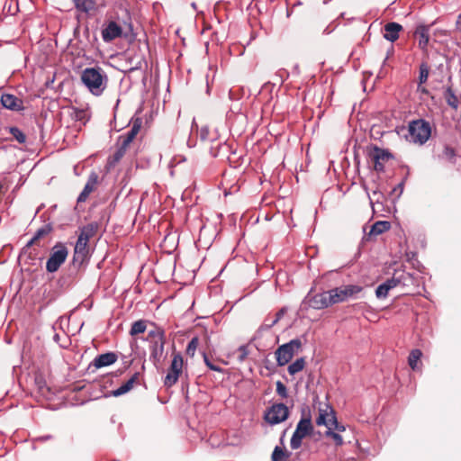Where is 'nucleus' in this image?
<instances>
[{"label":"nucleus","instance_id":"1","mask_svg":"<svg viewBox=\"0 0 461 461\" xmlns=\"http://www.w3.org/2000/svg\"><path fill=\"white\" fill-rule=\"evenodd\" d=\"M80 79L89 92L95 95L103 94L107 85V76L100 67L86 68L81 72Z\"/></svg>","mask_w":461,"mask_h":461},{"label":"nucleus","instance_id":"2","mask_svg":"<svg viewBox=\"0 0 461 461\" xmlns=\"http://www.w3.org/2000/svg\"><path fill=\"white\" fill-rule=\"evenodd\" d=\"M302 348V341L299 339H294L289 342L279 346L275 351L277 366H284L288 364L295 352Z\"/></svg>","mask_w":461,"mask_h":461},{"label":"nucleus","instance_id":"3","mask_svg":"<svg viewBox=\"0 0 461 461\" xmlns=\"http://www.w3.org/2000/svg\"><path fill=\"white\" fill-rule=\"evenodd\" d=\"M408 131L412 141L423 144L430 137L431 127L429 122L420 119L411 122Z\"/></svg>","mask_w":461,"mask_h":461},{"label":"nucleus","instance_id":"4","mask_svg":"<svg viewBox=\"0 0 461 461\" xmlns=\"http://www.w3.org/2000/svg\"><path fill=\"white\" fill-rule=\"evenodd\" d=\"M68 256V249L63 243H57L50 251V258L46 262V270L54 273L59 270Z\"/></svg>","mask_w":461,"mask_h":461},{"label":"nucleus","instance_id":"5","mask_svg":"<svg viewBox=\"0 0 461 461\" xmlns=\"http://www.w3.org/2000/svg\"><path fill=\"white\" fill-rule=\"evenodd\" d=\"M184 359L179 352H173L172 361L167 370V374L164 378V385L171 387L176 384L179 376L183 373Z\"/></svg>","mask_w":461,"mask_h":461},{"label":"nucleus","instance_id":"6","mask_svg":"<svg viewBox=\"0 0 461 461\" xmlns=\"http://www.w3.org/2000/svg\"><path fill=\"white\" fill-rule=\"evenodd\" d=\"M367 155L374 170L378 173L384 172L385 163L393 158L391 152L377 146H373Z\"/></svg>","mask_w":461,"mask_h":461},{"label":"nucleus","instance_id":"7","mask_svg":"<svg viewBox=\"0 0 461 461\" xmlns=\"http://www.w3.org/2000/svg\"><path fill=\"white\" fill-rule=\"evenodd\" d=\"M289 409L284 403H274L267 409L264 420L270 425L279 424L289 417Z\"/></svg>","mask_w":461,"mask_h":461},{"label":"nucleus","instance_id":"8","mask_svg":"<svg viewBox=\"0 0 461 461\" xmlns=\"http://www.w3.org/2000/svg\"><path fill=\"white\" fill-rule=\"evenodd\" d=\"M313 429L311 418H302L298 422L295 431L294 432L291 438V447L297 449L302 445V439L306 436L310 435Z\"/></svg>","mask_w":461,"mask_h":461},{"label":"nucleus","instance_id":"9","mask_svg":"<svg viewBox=\"0 0 461 461\" xmlns=\"http://www.w3.org/2000/svg\"><path fill=\"white\" fill-rule=\"evenodd\" d=\"M362 287L355 285H342L330 290L333 304L343 303L362 291Z\"/></svg>","mask_w":461,"mask_h":461},{"label":"nucleus","instance_id":"10","mask_svg":"<svg viewBox=\"0 0 461 461\" xmlns=\"http://www.w3.org/2000/svg\"><path fill=\"white\" fill-rule=\"evenodd\" d=\"M77 12L87 16L95 15L105 6L104 0H72Z\"/></svg>","mask_w":461,"mask_h":461},{"label":"nucleus","instance_id":"11","mask_svg":"<svg viewBox=\"0 0 461 461\" xmlns=\"http://www.w3.org/2000/svg\"><path fill=\"white\" fill-rule=\"evenodd\" d=\"M199 136L202 141L210 144L209 151L212 156L216 157L221 145V141L218 140L217 132L205 125L200 128Z\"/></svg>","mask_w":461,"mask_h":461},{"label":"nucleus","instance_id":"12","mask_svg":"<svg viewBox=\"0 0 461 461\" xmlns=\"http://www.w3.org/2000/svg\"><path fill=\"white\" fill-rule=\"evenodd\" d=\"M142 126V119L140 117L131 120V130L125 134L121 135L118 139V144L129 149L131 143L135 140Z\"/></svg>","mask_w":461,"mask_h":461},{"label":"nucleus","instance_id":"13","mask_svg":"<svg viewBox=\"0 0 461 461\" xmlns=\"http://www.w3.org/2000/svg\"><path fill=\"white\" fill-rule=\"evenodd\" d=\"M336 423V416L333 409L325 405L324 409H319V416L316 419L318 426L324 425L328 429H332V424Z\"/></svg>","mask_w":461,"mask_h":461},{"label":"nucleus","instance_id":"14","mask_svg":"<svg viewBox=\"0 0 461 461\" xmlns=\"http://www.w3.org/2000/svg\"><path fill=\"white\" fill-rule=\"evenodd\" d=\"M0 102L3 107L19 112L24 109L23 101L12 94H1Z\"/></svg>","mask_w":461,"mask_h":461},{"label":"nucleus","instance_id":"15","mask_svg":"<svg viewBox=\"0 0 461 461\" xmlns=\"http://www.w3.org/2000/svg\"><path fill=\"white\" fill-rule=\"evenodd\" d=\"M414 37L418 39V46L422 52L428 55V44L429 41V26L419 25L415 32Z\"/></svg>","mask_w":461,"mask_h":461},{"label":"nucleus","instance_id":"16","mask_svg":"<svg viewBox=\"0 0 461 461\" xmlns=\"http://www.w3.org/2000/svg\"><path fill=\"white\" fill-rule=\"evenodd\" d=\"M310 305L314 309H324L333 305L330 290L313 295L310 299Z\"/></svg>","mask_w":461,"mask_h":461},{"label":"nucleus","instance_id":"17","mask_svg":"<svg viewBox=\"0 0 461 461\" xmlns=\"http://www.w3.org/2000/svg\"><path fill=\"white\" fill-rule=\"evenodd\" d=\"M122 34V26L114 21H110L102 31V38L105 42H110Z\"/></svg>","mask_w":461,"mask_h":461},{"label":"nucleus","instance_id":"18","mask_svg":"<svg viewBox=\"0 0 461 461\" xmlns=\"http://www.w3.org/2000/svg\"><path fill=\"white\" fill-rule=\"evenodd\" d=\"M88 253V242L77 239L74 249L73 262L81 265L86 259Z\"/></svg>","mask_w":461,"mask_h":461},{"label":"nucleus","instance_id":"19","mask_svg":"<svg viewBox=\"0 0 461 461\" xmlns=\"http://www.w3.org/2000/svg\"><path fill=\"white\" fill-rule=\"evenodd\" d=\"M98 184V175L95 172H92L87 179V182L77 197V203H84L88 198L89 194L94 192Z\"/></svg>","mask_w":461,"mask_h":461},{"label":"nucleus","instance_id":"20","mask_svg":"<svg viewBox=\"0 0 461 461\" xmlns=\"http://www.w3.org/2000/svg\"><path fill=\"white\" fill-rule=\"evenodd\" d=\"M51 231H52V227L50 224H46L43 227L40 228L36 231L33 238L30 241H28L26 246L23 249L22 256H24L27 253L28 249H31L32 246H33V245L40 246V243H39L40 240L42 239L43 237L49 235Z\"/></svg>","mask_w":461,"mask_h":461},{"label":"nucleus","instance_id":"21","mask_svg":"<svg viewBox=\"0 0 461 461\" xmlns=\"http://www.w3.org/2000/svg\"><path fill=\"white\" fill-rule=\"evenodd\" d=\"M140 373L136 372L132 375V376L124 384H122L119 388L113 391V396H121L128 392H130L135 385L140 384Z\"/></svg>","mask_w":461,"mask_h":461},{"label":"nucleus","instance_id":"22","mask_svg":"<svg viewBox=\"0 0 461 461\" xmlns=\"http://www.w3.org/2000/svg\"><path fill=\"white\" fill-rule=\"evenodd\" d=\"M384 38L391 42L399 39V33L403 30L402 26L397 23H387L384 26Z\"/></svg>","mask_w":461,"mask_h":461},{"label":"nucleus","instance_id":"23","mask_svg":"<svg viewBox=\"0 0 461 461\" xmlns=\"http://www.w3.org/2000/svg\"><path fill=\"white\" fill-rule=\"evenodd\" d=\"M116 360H117V355L115 353L107 352V353L101 354V355L97 356L94 359L93 365L96 368H101V367L108 366L115 363Z\"/></svg>","mask_w":461,"mask_h":461},{"label":"nucleus","instance_id":"24","mask_svg":"<svg viewBox=\"0 0 461 461\" xmlns=\"http://www.w3.org/2000/svg\"><path fill=\"white\" fill-rule=\"evenodd\" d=\"M98 230V224L95 222H91L80 230V234L77 239H82V240L89 242V240L93 238Z\"/></svg>","mask_w":461,"mask_h":461},{"label":"nucleus","instance_id":"25","mask_svg":"<svg viewBox=\"0 0 461 461\" xmlns=\"http://www.w3.org/2000/svg\"><path fill=\"white\" fill-rule=\"evenodd\" d=\"M422 357L421 350L415 348L410 352L408 357V364L413 371H420L421 364L420 363Z\"/></svg>","mask_w":461,"mask_h":461},{"label":"nucleus","instance_id":"26","mask_svg":"<svg viewBox=\"0 0 461 461\" xmlns=\"http://www.w3.org/2000/svg\"><path fill=\"white\" fill-rule=\"evenodd\" d=\"M390 227H391V224L389 221H378L371 226V229H370V231L368 234L370 236H377V235H380V234L385 232L386 230H388L390 229Z\"/></svg>","mask_w":461,"mask_h":461},{"label":"nucleus","instance_id":"27","mask_svg":"<svg viewBox=\"0 0 461 461\" xmlns=\"http://www.w3.org/2000/svg\"><path fill=\"white\" fill-rule=\"evenodd\" d=\"M5 131H7L12 135V139L15 140L19 144H24L26 142V135L18 127H8L5 128Z\"/></svg>","mask_w":461,"mask_h":461},{"label":"nucleus","instance_id":"28","mask_svg":"<svg viewBox=\"0 0 461 461\" xmlns=\"http://www.w3.org/2000/svg\"><path fill=\"white\" fill-rule=\"evenodd\" d=\"M444 96H445V99H446V102L447 104L454 108V109H456L457 106H458V98L457 96L455 95L453 89H452V86H447L445 90V93H444Z\"/></svg>","mask_w":461,"mask_h":461},{"label":"nucleus","instance_id":"29","mask_svg":"<svg viewBox=\"0 0 461 461\" xmlns=\"http://www.w3.org/2000/svg\"><path fill=\"white\" fill-rule=\"evenodd\" d=\"M147 330V321L144 320H139L134 321L131 324V328L130 330L131 336H137L139 334L144 333Z\"/></svg>","mask_w":461,"mask_h":461},{"label":"nucleus","instance_id":"30","mask_svg":"<svg viewBox=\"0 0 461 461\" xmlns=\"http://www.w3.org/2000/svg\"><path fill=\"white\" fill-rule=\"evenodd\" d=\"M152 343L151 346V356L154 358L159 359L160 357L163 355L164 352V346L166 343V339L164 340H155Z\"/></svg>","mask_w":461,"mask_h":461},{"label":"nucleus","instance_id":"31","mask_svg":"<svg viewBox=\"0 0 461 461\" xmlns=\"http://www.w3.org/2000/svg\"><path fill=\"white\" fill-rule=\"evenodd\" d=\"M305 366V360L303 357L297 358L294 363L288 366V373L291 375L301 372Z\"/></svg>","mask_w":461,"mask_h":461},{"label":"nucleus","instance_id":"32","mask_svg":"<svg viewBox=\"0 0 461 461\" xmlns=\"http://www.w3.org/2000/svg\"><path fill=\"white\" fill-rule=\"evenodd\" d=\"M290 453L276 446L272 453V461H287Z\"/></svg>","mask_w":461,"mask_h":461},{"label":"nucleus","instance_id":"33","mask_svg":"<svg viewBox=\"0 0 461 461\" xmlns=\"http://www.w3.org/2000/svg\"><path fill=\"white\" fill-rule=\"evenodd\" d=\"M148 339L150 342L155 340H164L165 339V331L160 328H155L153 330H150L148 334Z\"/></svg>","mask_w":461,"mask_h":461},{"label":"nucleus","instance_id":"34","mask_svg":"<svg viewBox=\"0 0 461 461\" xmlns=\"http://www.w3.org/2000/svg\"><path fill=\"white\" fill-rule=\"evenodd\" d=\"M429 66L427 63H421L420 66V76H419V85H422L426 83L429 77Z\"/></svg>","mask_w":461,"mask_h":461},{"label":"nucleus","instance_id":"35","mask_svg":"<svg viewBox=\"0 0 461 461\" xmlns=\"http://www.w3.org/2000/svg\"><path fill=\"white\" fill-rule=\"evenodd\" d=\"M118 145H119L118 149L115 151V153L111 158L112 164L118 163L122 158V157L125 155V153L128 149L121 144H118Z\"/></svg>","mask_w":461,"mask_h":461},{"label":"nucleus","instance_id":"36","mask_svg":"<svg viewBox=\"0 0 461 461\" xmlns=\"http://www.w3.org/2000/svg\"><path fill=\"white\" fill-rule=\"evenodd\" d=\"M199 345V339L197 337L193 338L186 348V354L190 357H194L195 354V351L197 349V347Z\"/></svg>","mask_w":461,"mask_h":461},{"label":"nucleus","instance_id":"37","mask_svg":"<svg viewBox=\"0 0 461 461\" xmlns=\"http://www.w3.org/2000/svg\"><path fill=\"white\" fill-rule=\"evenodd\" d=\"M237 359L239 362H243L247 359L248 356L249 355V347L247 345L240 346L237 349Z\"/></svg>","mask_w":461,"mask_h":461},{"label":"nucleus","instance_id":"38","mask_svg":"<svg viewBox=\"0 0 461 461\" xmlns=\"http://www.w3.org/2000/svg\"><path fill=\"white\" fill-rule=\"evenodd\" d=\"M443 156L449 162H451L453 164L456 163V150L453 148H451L449 146H446L443 150Z\"/></svg>","mask_w":461,"mask_h":461},{"label":"nucleus","instance_id":"39","mask_svg":"<svg viewBox=\"0 0 461 461\" xmlns=\"http://www.w3.org/2000/svg\"><path fill=\"white\" fill-rule=\"evenodd\" d=\"M326 436L332 438L337 446H341L343 444V438L340 434L333 431L332 429H328L326 431Z\"/></svg>","mask_w":461,"mask_h":461},{"label":"nucleus","instance_id":"40","mask_svg":"<svg viewBox=\"0 0 461 461\" xmlns=\"http://www.w3.org/2000/svg\"><path fill=\"white\" fill-rule=\"evenodd\" d=\"M390 289L384 283L378 285L375 290V294L378 298H385L388 295Z\"/></svg>","mask_w":461,"mask_h":461},{"label":"nucleus","instance_id":"41","mask_svg":"<svg viewBox=\"0 0 461 461\" xmlns=\"http://www.w3.org/2000/svg\"><path fill=\"white\" fill-rule=\"evenodd\" d=\"M276 393L282 398H287L288 396L287 388L281 381L276 382Z\"/></svg>","mask_w":461,"mask_h":461},{"label":"nucleus","instance_id":"42","mask_svg":"<svg viewBox=\"0 0 461 461\" xmlns=\"http://www.w3.org/2000/svg\"><path fill=\"white\" fill-rule=\"evenodd\" d=\"M203 360H204V363L205 365L211 369V370H213V371H216V372H222V368H221L220 366H215L213 365L210 359L208 358V357L204 354L203 355Z\"/></svg>","mask_w":461,"mask_h":461},{"label":"nucleus","instance_id":"43","mask_svg":"<svg viewBox=\"0 0 461 461\" xmlns=\"http://www.w3.org/2000/svg\"><path fill=\"white\" fill-rule=\"evenodd\" d=\"M385 285L388 286V288L391 290L394 287H396L399 284H400V279L399 278H395L394 276L390 278V279H387L385 282H384Z\"/></svg>","mask_w":461,"mask_h":461},{"label":"nucleus","instance_id":"44","mask_svg":"<svg viewBox=\"0 0 461 461\" xmlns=\"http://www.w3.org/2000/svg\"><path fill=\"white\" fill-rule=\"evenodd\" d=\"M284 315V310H280L276 312L275 320L269 324V327L276 325Z\"/></svg>","mask_w":461,"mask_h":461},{"label":"nucleus","instance_id":"45","mask_svg":"<svg viewBox=\"0 0 461 461\" xmlns=\"http://www.w3.org/2000/svg\"><path fill=\"white\" fill-rule=\"evenodd\" d=\"M345 426L339 424L336 420V423L332 424V430H336L338 433L345 431Z\"/></svg>","mask_w":461,"mask_h":461},{"label":"nucleus","instance_id":"46","mask_svg":"<svg viewBox=\"0 0 461 461\" xmlns=\"http://www.w3.org/2000/svg\"><path fill=\"white\" fill-rule=\"evenodd\" d=\"M50 438H52V437H51L50 435H48V436L41 437V438H39V440H41V441H46V440H49V439H50Z\"/></svg>","mask_w":461,"mask_h":461},{"label":"nucleus","instance_id":"47","mask_svg":"<svg viewBox=\"0 0 461 461\" xmlns=\"http://www.w3.org/2000/svg\"><path fill=\"white\" fill-rule=\"evenodd\" d=\"M419 90L421 91L422 93H426V94L428 93V90L425 87L420 88L419 86Z\"/></svg>","mask_w":461,"mask_h":461},{"label":"nucleus","instance_id":"48","mask_svg":"<svg viewBox=\"0 0 461 461\" xmlns=\"http://www.w3.org/2000/svg\"><path fill=\"white\" fill-rule=\"evenodd\" d=\"M457 23L461 24V14L458 15Z\"/></svg>","mask_w":461,"mask_h":461},{"label":"nucleus","instance_id":"49","mask_svg":"<svg viewBox=\"0 0 461 461\" xmlns=\"http://www.w3.org/2000/svg\"><path fill=\"white\" fill-rule=\"evenodd\" d=\"M3 185L0 184V192L2 191Z\"/></svg>","mask_w":461,"mask_h":461}]
</instances>
